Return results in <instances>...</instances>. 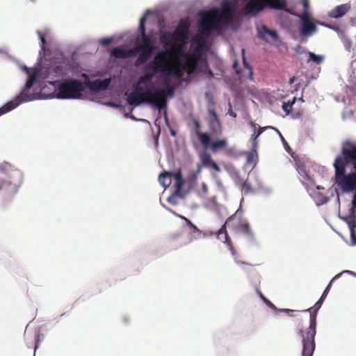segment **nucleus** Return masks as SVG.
Returning a JSON list of instances; mask_svg holds the SVG:
<instances>
[{
    "label": "nucleus",
    "mask_w": 356,
    "mask_h": 356,
    "mask_svg": "<svg viewBox=\"0 0 356 356\" xmlns=\"http://www.w3.org/2000/svg\"><path fill=\"white\" fill-rule=\"evenodd\" d=\"M334 184L343 193L356 190V142L346 140L340 154L335 158Z\"/></svg>",
    "instance_id": "1"
},
{
    "label": "nucleus",
    "mask_w": 356,
    "mask_h": 356,
    "mask_svg": "<svg viewBox=\"0 0 356 356\" xmlns=\"http://www.w3.org/2000/svg\"><path fill=\"white\" fill-rule=\"evenodd\" d=\"M172 55V51L170 50L159 53L154 60L149 63L148 69H152L154 72H160L164 79H168L170 76L181 79L184 74V67L179 59H175L171 65L170 60Z\"/></svg>",
    "instance_id": "2"
},
{
    "label": "nucleus",
    "mask_w": 356,
    "mask_h": 356,
    "mask_svg": "<svg viewBox=\"0 0 356 356\" xmlns=\"http://www.w3.org/2000/svg\"><path fill=\"white\" fill-rule=\"evenodd\" d=\"M325 298L321 297L313 307L305 309L309 312V326L305 330H300L299 333L302 337V356H313L316 348L315 336L316 334V316Z\"/></svg>",
    "instance_id": "3"
},
{
    "label": "nucleus",
    "mask_w": 356,
    "mask_h": 356,
    "mask_svg": "<svg viewBox=\"0 0 356 356\" xmlns=\"http://www.w3.org/2000/svg\"><path fill=\"white\" fill-rule=\"evenodd\" d=\"M129 105L137 106L141 104L146 103L155 106L159 110L166 107L167 94L163 89L156 88L153 91L147 88L144 92L137 91L131 92L127 98Z\"/></svg>",
    "instance_id": "4"
},
{
    "label": "nucleus",
    "mask_w": 356,
    "mask_h": 356,
    "mask_svg": "<svg viewBox=\"0 0 356 356\" xmlns=\"http://www.w3.org/2000/svg\"><path fill=\"white\" fill-rule=\"evenodd\" d=\"M147 17L145 15L141 17L138 31L141 36V40L137 39L136 48L134 49L136 53H139L138 58L135 61V66L138 67L145 64L149 60L154 50V44L152 40V36L146 34L145 22Z\"/></svg>",
    "instance_id": "5"
},
{
    "label": "nucleus",
    "mask_w": 356,
    "mask_h": 356,
    "mask_svg": "<svg viewBox=\"0 0 356 356\" xmlns=\"http://www.w3.org/2000/svg\"><path fill=\"white\" fill-rule=\"evenodd\" d=\"M55 83L56 97L59 99H81L85 90L83 83L74 79Z\"/></svg>",
    "instance_id": "6"
},
{
    "label": "nucleus",
    "mask_w": 356,
    "mask_h": 356,
    "mask_svg": "<svg viewBox=\"0 0 356 356\" xmlns=\"http://www.w3.org/2000/svg\"><path fill=\"white\" fill-rule=\"evenodd\" d=\"M0 170L3 174L0 180V189L15 192L22 184V172L8 163L0 165Z\"/></svg>",
    "instance_id": "7"
},
{
    "label": "nucleus",
    "mask_w": 356,
    "mask_h": 356,
    "mask_svg": "<svg viewBox=\"0 0 356 356\" xmlns=\"http://www.w3.org/2000/svg\"><path fill=\"white\" fill-rule=\"evenodd\" d=\"M283 10L286 7V0H248L243 8L245 15L255 16L264 8Z\"/></svg>",
    "instance_id": "8"
},
{
    "label": "nucleus",
    "mask_w": 356,
    "mask_h": 356,
    "mask_svg": "<svg viewBox=\"0 0 356 356\" xmlns=\"http://www.w3.org/2000/svg\"><path fill=\"white\" fill-rule=\"evenodd\" d=\"M243 211L238 209L233 215L230 216L225 221L222 226L227 225L232 227L235 232L242 233L250 238H254L252 232L248 221L242 217Z\"/></svg>",
    "instance_id": "9"
},
{
    "label": "nucleus",
    "mask_w": 356,
    "mask_h": 356,
    "mask_svg": "<svg viewBox=\"0 0 356 356\" xmlns=\"http://www.w3.org/2000/svg\"><path fill=\"white\" fill-rule=\"evenodd\" d=\"M181 56L184 58L186 63V67L188 70L189 74L196 72L198 63L202 57V49L200 46L194 48L191 53H185L178 51Z\"/></svg>",
    "instance_id": "10"
},
{
    "label": "nucleus",
    "mask_w": 356,
    "mask_h": 356,
    "mask_svg": "<svg viewBox=\"0 0 356 356\" xmlns=\"http://www.w3.org/2000/svg\"><path fill=\"white\" fill-rule=\"evenodd\" d=\"M215 234L219 240L222 241L227 245L229 250L231 252V254L234 257V259L237 264L251 266L249 263L243 261L239 259L238 255L233 246L232 241L229 238L225 226H222L221 228L215 233Z\"/></svg>",
    "instance_id": "11"
},
{
    "label": "nucleus",
    "mask_w": 356,
    "mask_h": 356,
    "mask_svg": "<svg viewBox=\"0 0 356 356\" xmlns=\"http://www.w3.org/2000/svg\"><path fill=\"white\" fill-rule=\"evenodd\" d=\"M218 17V13L213 11L203 13L200 22V28L202 31L207 33L217 29Z\"/></svg>",
    "instance_id": "12"
},
{
    "label": "nucleus",
    "mask_w": 356,
    "mask_h": 356,
    "mask_svg": "<svg viewBox=\"0 0 356 356\" xmlns=\"http://www.w3.org/2000/svg\"><path fill=\"white\" fill-rule=\"evenodd\" d=\"M300 33L302 36H309L316 32L317 27L306 13L300 17Z\"/></svg>",
    "instance_id": "13"
},
{
    "label": "nucleus",
    "mask_w": 356,
    "mask_h": 356,
    "mask_svg": "<svg viewBox=\"0 0 356 356\" xmlns=\"http://www.w3.org/2000/svg\"><path fill=\"white\" fill-rule=\"evenodd\" d=\"M200 163L197 165V170L200 172L202 168H207L213 170L216 172H220V168L219 165L213 161L211 156L207 153L204 152L200 156Z\"/></svg>",
    "instance_id": "14"
},
{
    "label": "nucleus",
    "mask_w": 356,
    "mask_h": 356,
    "mask_svg": "<svg viewBox=\"0 0 356 356\" xmlns=\"http://www.w3.org/2000/svg\"><path fill=\"white\" fill-rule=\"evenodd\" d=\"M111 83L110 79H105L104 80L96 79L94 81H86L84 86L86 85L91 91L94 92H98L106 90Z\"/></svg>",
    "instance_id": "15"
},
{
    "label": "nucleus",
    "mask_w": 356,
    "mask_h": 356,
    "mask_svg": "<svg viewBox=\"0 0 356 356\" xmlns=\"http://www.w3.org/2000/svg\"><path fill=\"white\" fill-rule=\"evenodd\" d=\"M209 141L205 145H202L204 149H210L212 152H217L221 149H225L228 145L227 139L224 138L212 140L209 134Z\"/></svg>",
    "instance_id": "16"
},
{
    "label": "nucleus",
    "mask_w": 356,
    "mask_h": 356,
    "mask_svg": "<svg viewBox=\"0 0 356 356\" xmlns=\"http://www.w3.org/2000/svg\"><path fill=\"white\" fill-rule=\"evenodd\" d=\"M189 29V24L184 20H181L176 29L172 33L179 42H184L186 39V34Z\"/></svg>",
    "instance_id": "17"
},
{
    "label": "nucleus",
    "mask_w": 356,
    "mask_h": 356,
    "mask_svg": "<svg viewBox=\"0 0 356 356\" xmlns=\"http://www.w3.org/2000/svg\"><path fill=\"white\" fill-rule=\"evenodd\" d=\"M160 41L163 45L172 48L170 51H172V54L179 51H177V49L175 48V42L179 41L175 37L173 36V33H162L160 36Z\"/></svg>",
    "instance_id": "18"
},
{
    "label": "nucleus",
    "mask_w": 356,
    "mask_h": 356,
    "mask_svg": "<svg viewBox=\"0 0 356 356\" xmlns=\"http://www.w3.org/2000/svg\"><path fill=\"white\" fill-rule=\"evenodd\" d=\"M351 9V5L349 3L336 6L329 13L331 18L338 19L345 15Z\"/></svg>",
    "instance_id": "19"
},
{
    "label": "nucleus",
    "mask_w": 356,
    "mask_h": 356,
    "mask_svg": "<svg viewBox=\"0 0 356 356\" xmlns=\"http://www.w3.org/2000/svg\"><path fill=\"white\" fill-rule=\"evenodd\" d=\"M111 55L117 58H127L134 56L136 51L134 49L126 50L120 47H115L111 50Z\"/></svg>",
    "instance_id": "20"
},
{
    "label": "nucleus",
    "mask_w": 356,
    "mask_h": 356,
    "mask_svg": "<svg viewBox=\"0 0 356 356\" xmlns=\"http://www.w3.org/2000/svg\"><path fill=\"white\" fill-rule=\"evenodd\" d=\"M175 182L174 184V186L175 188V190L174 191L175 195H179V197H183V195L181 193L182 188L184 185L185 184V180L184 179L181 172L179 170L177 172H174V176Z\"/></svg>",
    "instance_id": "21"
},
{
    "label": "nucleus",
    "mask_w": 356,
    "mask_h": 356,
    "mask_svg": "<svg viewBox=\"0 0 356 356\" xmlns=\"http://www.w3.org/2000/svg\"><path fill=\"white\" fill-rule=\"evenodd\" d=\"M195 134L202 145H206L209 140V134L201 131V124L197 120H193Z\"/></svg>",
    "instance_id": "22"
},
{
    "label": "nucleus",
    "mask_w": 356,
    "mask_h": 356,
    "mask_svg": "<svg viewBox=\"0 0 356 356\" xmlns=\"http://www.w3.org/2000/svg\"><path fill=\"white\" fill-rule=\"evenodd\" d=\"M173 172H163L160 174L159 181L160 184L165 188H168L171 184V178L173 177Z\"/></svg>",
    "instance_id": "23"
},
{
    "label": "nucleus",
    "mask_w": 356,
    "mask_h": 356,
    "mask_svg": "<svg viewBox=\"0 0 356 356\" xmlns=\"http://www.w3.org/2000/svg\"><path fill=\"white\" fill-rule=\"evenodd\" d=\"M222 10L220 17L225 20H229L232 18L233 13V8L230 3L227 1L223 3L222 5Z\"/></svg>",
    "instance_id": "24"
},
{
    "label": "nucleus",
    "mask_w": 356,
    "mask_h": 356,
    "mask_svg": "<svg viewBox=\"0 0 356 356\" xmlns=\"http://www.w3.org/2000/svg\"><path fill=\"white\" fill-rule=\"evenodd\" d=\"M45 72H47V74H44V72L41 73V77L44 79L51 78L50 74H51V73H54L55 74V76H60L63 75V67L59 65H56V66L53 67L52 68L47 69L45 71Z\"/></svg>",
    "instance_id": "25"
},
{
    "label": "nucleus",
    "mask_w": 356,
    "mask_h": 356,
    "mask_svg": "<svg viewBox=\"0 0 356 356\" xmlns=\"http://www.w3.org/2000/svg\"><path fill=\"white\" fill-rule=\"evenodd\" d=\"M264 34L271 36L275 40H278V35L275 31L270 30L266 26L262 25L261 29L259 30V38L262 40H266L264 35Z\"/></svg>",
    "instance_id": "26"
},
{
    "label": "nucleus",
    "mask_w": 356,
    "mask_h": 356,
    "mask_svg": "<svg viewBox=\"0 0 356 356\" xmlns=\"http://www.w3.org/2000/svg\"><path fill=\"white\" fill-rule=\"evenodd\" d=\"M208 124L211 134L216 135L221 134L222 128L219 119L209 120Z\"/></svg>",
    "instance_id": "27"
},
{
    "label": "nucleus",
    "mask_w": 356,
    "mask_h": 356,
    "mask_svg": "<svg viewBox=\"0 0 356 356\" xmlns=\"http://www.w3.org/2000/svg\"><path fill=\"white\" fill-rule=\"evenodd\" d=\"M149 66V64L146 67L147 72L143 76L139 78L138 83L147 84L152 81L154 74H156V72H154V71L152 69H148Z\"/></svg>",
    "instance_id": "28"
},
{
    "label": "nucleus",
    "mask_w": 356,
    "mask_h": 356,
    "mask_svg": "<svg viewBox=\"0 0 356 356\" xmlns=\"http://www.w3.org/2000/svg\"><path fill=\"white\" fill-rule=\"evenodd\" d=\"M251 125L254 129V133L252 134V146L254 148L257 147L258 141L257 138L258 137L263 133V131L267 129V127H259L258 131H257V124L251 122Z\"/></svg>",
    "instance_id": "29"
},
{
    "label": "nucleus",
    "mask_w": 356,
    "mask_h": 356,
    "mask_svg": "<svg viewBox=\"0 0 356 356\" xmlns=\"http://www.w3.org/2000/svg\"><path fill=\"white\" fill-rule=\"evenodd\" d=\"M336 30L339 31V34L345 49L350 51L352 47V40L348 38L346 33L339 31V28H336Z\"/></svg>",
    "instance_id": "30"
},
{
    "label": "nucleus",
    "mask_w": 356,
    "mask_h": 356,
    "mask_svg": "<svg viewBox=\"0 0 356 356\" xmlns=\"http://www.w3.org/2000/svg\"><path fill=\"white\" fill-rule=\"evenodd\" d=\"M35 81V75H31L28 78V79H27V81L26 82L24 90H23L22 93V97L23 98V101H30V100H31V99H29V98L24 99V97L26 95H25V92L29 90L30 88H32Z\"/></svg>",
    "instance_id": "31"
},
{
    "label": "nucleus",
    "mask_w": 356,
    "mask_h": 356,
    "mask_svg": "<svg viewBox=\"0 0 356 356\" xmlns=\"http://www.w3.org/2000/svg\"><path fill=\"white\" fill-rule=\"evenodd\" d=\"M307 54H308V56H309V58L307 59V63L313 62V63H314L316 65H320L321 63H323V61L324 60V56H323L316 55V54H315L314 53H313L312 51H309L307 53Z\"/></svg>",
    "instance_id": "32"
},
{
    "label": "nucleus",
    "mask_w": 356,
    "mask_h": 356,
    "mask_svg": "<svg viewBox=\"0 0 356 356\" xmlns=\"http://www.w3.org/2000/svg\"><path fill=\"white\" fill-rule=\"evenodd\" d=\"M242 56H243V64L245 68V70L247 71V76L248 79L252 80L253 79V72L250 65L247 63L245 57V49H242Z\"/></svg>",
    "instance_id": "33"
},
{
    "label": "nucleus",
    "mask_w": 356,
    "mask_h": 356,
    "mask_svg": "<svg viewBox=\"0 0 356 356\" xmlns=\"http://www.w3.org/2000/svg\"><path fill=\"white\" fill-rule=\"evenodd\" d=\"M296 100V97H293L292 100H289L287 102H284L282 104V109L286 113V115H289L292 110V106L294 104Z\"/></svg>",
    "instance_id": "34"
},
{
    "label": "nucleus",
    "mask_w": 356,
    "mask_h": 356,
    "mask_svg": "<svg viewBox=\"0 0 356 356\" xmlns=\"http://www.w3.org/2000/svg\"><path fill=\"white\" fill-rule=\"evenodd\" d=\"M17 105H18V104H14L13 102H10V103L5 104L1 108H0V115L6 112H8V111L13 110Z\"/></svg>",
    "instance_id": "35"
},
{
    "label": "nucleus",
    "mask_w": 356,
    "mask_h": 356,
    "mask_svg": "<svg viewBox=\"0 0 356 356\" xmlns=\"http://www.w3.org/2000/svg\"><path fill=\"white\" fill-rule=\"evenodd\" d=\"M233 68L235 70L236 73L238 76L239 79H242L246 76V74L243 73V70L238 69V61L235 60L233 63Z\"/></svg>",
    "instance_id": "36"
},
{
    "label": "nucleus",
    "mask_w": 356,
    "mask_h": 356,
    "mask_svg": "<svg viewBox=\"0 0 356 356\" xmlns=\"http://www.w3.org/2000/svg\"><path fill=\"white\" fill-rule=\"evenodd\" d=\"M350 231V237L353 241L356 240V224L353 222V224L350 223L349 225Z\"/></svg>",
    "instance_id": "37"
},
{
    "label": "nucleus",
    "mask_w": 356,
    "mask_h": 356,
    "mask_svg": "<svg viewBox=\"0 0 356 356\" xmlns=\"http://www.w3.org/2000/svg\"><path fill=\"white\" fill-rule=\"evenodd\" d=\"M242 192L247 195L252 192V187L248 181H245L242 185Z\"/></svg>",
    "instance_id": "38"
},
{
    "label": "nucleus",
    "mask_w": 356,
    "mask_h": 356,
    "mask_svg": "<svg viewBox=\"0 0 356 356\" xmlns=\"http://www.w3.org/2000/svg\"><path fill=\"white\" fill-rule=\"evenodd\" d=\"M113 42L112 38H104L100 40L101 45L106 47Z\"/></svg>",
    "instance_id": "39"
},
{
    "label": "nucleus",
    "mask_w": 356,
    "mask_h": 356,
    "mask_svg": "<svg viewBox=\"0 0 356 356\" xmlns=\"http://www.w3.org/2000/svg\"><path fill=\"white\" fill-rule=\"evenodd\" d=\"M301 3H302V5L304 8V12H303L302 15H305L306 13L308 15V10H309V1L308 0H302Z\"/></svg>",
    "instance_id": "40"
},
{
    "label": "nucleus",
    "mask_w": 356,
    "mask_h": 356,
    "mask_svg": "<svg viewBox=\"0 0 356 356\" xmlns=\"http://www.w3.org/2000/svg\"><path fill=\"white\" fill-rule=\"evenodd\" d=\"M177 196L178 195H175V193H173V194L168 198V202L169 203H170L171 204H173V205L176 204H177L176 197H177Z\"/></svg>",
    "instance_id": "41"
},
{
    "label": "nucleus",
    "mask_w": 356,
    "mask_h": 356,
    "mask_svg": "<svg viewBox=\"0 0 356 356\" xmlns=\"http://www.w3.org/2000/svg\"><path fill=\"white\" fill-rule=\"evenodd\" d=\"M165 84L166 85V88L168 90V92L170 95H172L174 92V88L172 86H171L168 83V79H165Z\"/></svg>",
    "instance_id": "42"
},
{
    "label": "nucleus",
    "mask_w": 356,
    "mask_h": 356,
    "mask_svg": "<svg viewBox=\"0 0 356 356\" xmlns=\"http://www.w3.org/2000/svg\"><path fill=\"white\" fill-rule=\"evenodd\" d=\"M209 113L211 117V118L210 120L219 119L216 112L215 111V110L213 108H209Z\"/></svg>",
    "instance_id": "43"
},
{
    "label": "nucleus",
    "mask_w": 356,
    "mask_h": 356,
    "mask_svg": "<svg viewBox=\"0 0 356 356\" xmlns=\"http://www.w3.org/2000/svg\"><path fill=\"white\" fill-rule=\"evenodd\" d=\"M38 36L41 40V42H42V49H44V44L46 43V40H45V38L44 36V35L40 32V31H38Z\"/></svg>",
    "instance_id": "44"
},
{
    "label": "nucleus",
    "mask_w": 356,
    "mask_h": 356,
    "mask_svg": "<svg viewBox=\"0 0 356 356\" xmlns=\"http://www.w3.org/2000/svg\"><path fill=\"white\" fill-rule=\"evenodd\" d=\"M142 83H137L136 86H135L134 91H137L138 92H144L145 90H144L143 87L141 86Z\"/></svg>",
    "instance_id": "45"
},
{
    "label": "nucleus",
    "mask_w": 356,
    "mask_h": 356,
    "mask_svg": "<svg viewBox=\"0 0 356 356\" xmlns=\"http://www.w3.org/2000/svg\"><path fill=\"white\" fill-rule=\"evenodd\" d=\"M184 219L186 220V223L191 227L193 229L194 231H196L197 232H200V231L197 228V227L195 225H194L191 220H189L188 219L184 218Z\"/></svg>",
    "instance_id": "46"
},
{
    "label": "nucleus",
    "mask_w": 356,
    "mask_h": 356,
    "mask_svg": "<svg viewBox=\"0 0 356 356\" xmlns=\"http://www.w3.org/2000/svg\"><path fill=\"white\" fill-rule=\"evenodd\" d=\"M259 295L260 296V298L268 305H270V306H273V305L268 300L265 296L261 293V292L259 291Z\"/></svg>",
    "instance_id": "47"
},
{
    "label": "nucleus",
    "mask_w": 356,
    "mask_h": 356,
    "mask_svg": "<svg viewBox=\"0 0 356 356\" xmlns=\"http://www.w3.org/2000/svg\"><path fill=\"white\" fill-rule=\"evenodd\" d=\"M330 284L326 287V289H325L323 295H322V298H325L326 296H327V293L330 289Z\"/></svg>",
    "instance_id": "48"
},
{
    "label": "nucleus",
    "mask_w": 356,
    "mask_h": 356,
    "mask_svg": "<svg viewBox=\"0 0 356 356\" xmlns=\"http://www.w3.org/2000/svg\"><path fill=\"white\" fill-rule=\"evenodd\" d=\"M353 192H355V195H354L352 203H353V207L356 208V190L354 191Z\"/></svg>",
    "instance_id": "49"
},
{
    "label": "nucleus",
    "mask_w": 356,
    "mask_h": 356,
    "mask_svg": "<svg viewBox=\"0 0 356 356\" xmlns=\"http://www.w3.org/2000/svg\"><path fill=\"white\" fill-rule=\"evenodd\" d=\"M229 114L231 116L234 117V118H236V114L235 113H234L232 110H229Z\"/></svg>",
    "instance_id": "50"
},
{
    "label": "nucleus",
    "mask_w": 356,
    "mask_h": 356,
    "mask_svg": "<svg viewBox=\"0 0 356 356\" xmlns=\"http://www.w3.org/2000/svg\"><path fill=\"white\" fill-rule=\"evenodd\" d=\"M286 311L289 316H293V313L294 312L293 310L286 309Z\"/></svg>",
    "instance_id": "51"
},
{
    "label": "nucleus",
    "mask_w": 356,
    "mask_h": 356,
    "mask_svg": "<svg viewBox=\"0 0 356 356\" xmlns=\"http://www.w3.org/2000/svg\"><path fill=\"white\" fill-rule=\"evenodd\" d=\"M202 187H203V190H204V191H205V192H206V191H207V186L204 184H203V186H202Z\"/></svg>",
    "instance_id": "52"
},
{
    "label": "nucleus",
    "mask_w": 356,
    "mask_h": 356,
    "mask_svg": "<svg viewBox=\"0 0 356 356\" xmlns=\"http://www.w3.org/2000/svg\"><path fill=\"white\" fill-rule=\"evenodd\" d=\"M295 79V77L293 76V78H291L290 79V83H292L293 82V80Z\"/></svg>",
    "instance_id": "53"
},
{
    "label": "nucleus",
    "mask_w": 356,
    "mask_h": 356,
    "mask_svg": "<svg viewBox=\"0 0 356 356\" xmlns=\"http://www.w3.org/2000/svg\"><path fill=\"white\" fill-rule=\"evenodd\" d=\"M171 134H172V136H175V134H175V131H171Z\"/></svg>",
    "instance_id": "54"
},
{
    "label": "nucleus",
    "mask_w": 356,
    "mask_h": 356,
    "mask_svg": "<svg viewBox=\"0 0 356 356\" xmlns=\"http://www.w3.org/2000/svg\"><path fill=\"white\" fill-rule=\"evenodd\" d=\"M300 47H300V45H298V46L296 47V51H298V48H300Z\"/></svg>",
    "instance_id": "55"
},
{
    "label": "nucleus",
    "mask_w": 356,
    "mask_h": 356,
    "mask_svg": "<svg viewBox=\"0 0 356 356\" xmlns=\"http://www.w3.org/2000/svg\"><path fill=\"white\" fill-rule=\"evenodd\" d=\"M339 276V275H335V278L338 277Z\"/></svg>",
    "instance_id": "56"
}]
</instances>
